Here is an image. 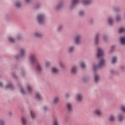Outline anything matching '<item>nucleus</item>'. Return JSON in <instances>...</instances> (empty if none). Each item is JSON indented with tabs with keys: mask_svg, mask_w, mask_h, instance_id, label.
Masks as SVG:
<instances>
[{
	"mask_svg": "<svg viewBox=\"0 0 125 125\" xmlns=\"http://www.w3.org/2000/svg\"><path fill=\"white\" fill-rule=\"evenodd\" d=\"M97 56L98 58H101L100 60V62H99V64L97 66L94 65L93 66V68L94 71L97 70V69H99V68H101V67H103L104 65H105V60L103 58L104 56V51L101 48H98V53Z\"/></svg>",
	"mask_w": 125,
	"mask_h": 125,
	"instance_id": "nucleus-1",
	"label": "nucleus"
},
{
	"mask_svg": "<svg viewBox=\"0 0 125 125\" xmlns=\"http://www.w3.org/2000/svg\"><path fill=\"white\" fill-rule=\"evenodd\" d=\"M29 61L32 64H34L37 73H41L42 69L41 67V65H40L39 61L37 59V57L35 54H33L30 55Z\"/></svg>",
	"mask_w": 125,
	"mask_h": 125,
	"instance_id": "nucleus-2",
	"label": "nucleus"
},
{
	"mask_svg": "<svg viewBox=\"0 0 125 125\" xmlns=\"http://www.w3.org/2000/svg\"><path fill=\"white\" fill-rule=\"evenodd\" d=\"M37 21L39 24H43L44 23V15L39 14L37 17Z\"/></svg>",
	"mask_w": 125,
	"mask_h": 125,
	"instance_id": "nucleus-3",
	"label": "nucleus"
},
{
	"mask_svg": "<svg viewBox=\"0 0 125 125\" xmlns=\"http://www.w3.org/2000/svg\"><path fill=\"white\" fill-rule=\"evenodd\" d=\"M25 53H26V50L24 48H21L19 57L18 56L16 57L17 59H18V58H21L22 57H23V56H25Z\"/></svg>",
	"mask_w": 125,
	"mask_h": 125,
	"instance_id": "nucleus-4",
	"label": "nucleus"
},
{
	"mask_svg": "<svg viewBox=\"0 0 125 125\" xmlns=\"http://www.w3.org/2000/svg\"><path fill=\"white\" fill-rule=\"evenodd\" d=\"M93 113L95 115H96L99 117H100V116L102 115V112L101 111V110H100V109L99 108H97L95 110H94L93 111Z\"/></svg>",
	"mask_w": 125,
	"mask_h": 125,
	"instance_id": "nucleus-5",
	"label": "nucleus"
},
{
	"mask_svg": "<svg viewBox=\"0 0 125 125\" xmlns=\"http://www.w3.org/2000/svg\"><path fill=\"white\" fill-rule=\"evenodd\" d=\"M81 39H82L81 35H77L75 37V43L76 44H80V43H81Z\"/></svg>",
	"mask_w": 125,
	"mask_h": 125,
	"instance_id": "nucleus-6",
	"label": "nucleus"
},
{
	"mask_svg": "<svg viewBox=\"0 0 125 125\" xmlns=\"http://www.w3.org/2000/svg\"><path fill=\"white\" fill-rule=\"evenodd\" d=\"M35 98L39 101L42 100V97L39 93H36L35 95Z\"/></svg>",
	"mask_w": 125,
	"mask_h": 125,
	"instance_id": "nucleus-7",
	"label": "nucleus"
},
{
	"mask_svg": "<svg viewBox=\"0 0 125 125\" xmlns=\"http://www.w3.org/2000/svg\"><path fill=\"white\" fill-rule=\"evenodd\" d=\"M79 3V0H72L71 7H74Z\"/></svg>",
	"mask_w": 125,
	"mask_h": 125,
	"instance_id": "nucleus-8",
	"label": "nucleus"
},
{
	"mask_svg": "<svg viewBox=\"0 0 125 125\" xmlns=\"http://www.w3.org/2000/svg\"><path fill=\"white\" fill-rule=\"evenodd\" d=\"M71 74H77V66H73L71 68L70 70Z\"/></svg>",
	"mask_w": 125,
	"mask_h": 125,
	"instance_id": "nucleus-9",
	"label": "nucleus"
},
{
	"mask_svg": "<svg viewBox=\"0 0 125 125\" xmlns=\"http://www.w3.org/2000/svg\"><path fill=\"white\" fill-rule=\"evenodd\" d=\"M82 100H83V95L81 94H78L77 97V101L78 102H81Z\"/></svg>",
	"mask_w": 125,
	"mask_h": 125,
	"instance_id": "nucleus-10",
	"label": "nucleus"
},
{
	"mask_svg": "<svg viewBox=\"0 0 125 125\" xmlns=\"http://www.w3.org/2000/svg\"><path fill=\"white\" fill-rule=\"evenodd\" d=\"M51 71L53 74H58V73L59 72V70L57 69V68L55 67H53L52 68Z\"/></svg>",
	"mask_w": 125,
	"mask_h": 125,
	"instance_id": "nucleus-11",
	"label": "nucleus"
},
{
	"mask_svg": "<svg viewBox=\"0 0 125 125\" xmlns=\"http://www.w3.org/2000/svg\"><path fill=\"white\" fill-rule=\"evenodd\" d=\"M66 108L68 110V111H69V112H71L72 110V104H71L68 103L66 104Z\"/></svg>",
	"mask_w": 125,
	"mask_h": 125,
	"instance_id": "nucleus-12",
	"label": "nucleus"
},
{
	"mask_svg": "<svg viewBox=\"0 0 125 125\" xmlns=\"http://www.w3.org/2000/svg\"><path fill=\"white\" fill-rule=\"evenodd\" d=\"M120 42L123 45L125 44V37H121L120 38Z\"/></svg>",
	"mask_w": 125,
	"mask_h": 125,
	"instance_id": "nucleus-13",
	"label": "nucleus"
},
{
	"mask_svg": "<svg viewBox=\"0 0 125 125\" xmlns=\"http://www.w3.org/2000/svg\"><path fill=\"white\" fill-rule=\"evenodd\" d=\"M99 75H98L97 73H95L94 75V81L95 82V83H97V82H98V81H99Z\"/></svg>",
	"mask_w": 125,
	"mask_h": 125,
	"instance_id": "nucleus-14",
	"label": "nucleus"
},
{
	"mask_svg": "<svg viewBox=\"0 0 125 125\" xmlns=\"http://www.w3.org/2000/svg\"><path fill=\"white\" fill-rule=\"evenodd\" d=\"M63 6V3H59L56 7H55L56 9L57 10H58L59 9H60V8H61V7H62Z\"/></svg>",
	"mask_w": 125,
	"mask_h": 125,
	"instance_id": "nucleus-15",
	"label": "nucleus"
},
{
	"mask_svg": "<svg viewBox=\"0 0 125 125\" xmlns=\"http://www.w3.org/2000/svg\"><path fill=\"white\" fill-rule=\"evenodd\" d=\"M5 88H10V89H13V85L12 83H9L6 85Z\"/></svg>",
	"mask_w": 125,
	"mask_h": 125,
	"instance_id": "nucleus-16",
	"label": "nucleus"
},
{
	"mask_svg": "<svg viewBox=\"0 0 125 125\" xmlns=\"http://www.w3.org/2000/svg\"><path fill=\"white\" fill-rule=\"evenodd\" d=\"M99 39V34H97L96 35L95 38V42L96 44H97V43H98Z\"/></svg>",
	"mask_w": 125,
	"mask_h": 125,
	"instance_id": "nucleus-17",
	"label": "nucleus"
},
{
	"mask_svg": "<svg viewBox=\"0 0 125 125\" xmlns=\"http://www.w3.org/2000/svg\"><path fill=\"white\" fill-rule=\"evenodd\" d=\"M20 88L21 90V92L22 94H26V91L23 89V88L21 85H19Z\"/></svg>",
	"mask_w": 125,
	"mask_h": 125,
	"instance_id": "nucleus-18",
	"label": "nucleus"
},
{
	"mask_svg": "<svg viewBox=\"0 0 125 125\" xmlns=\"http://www.w3.org/2000/svg\"><path fill=\"white\" fill-rule=\"evenodd\" d=\"M109 120L110 122H114L115 121V116H114V115H110L109 117Z\"/></svg>",
	"mask_w": 125,
	"mask_h": 125,
	"instance_id": "nucleus-19",
	"label": "nucleus"
},
{
	"mask_svg": "<svg viewBox=\"0 0 125 125\" xmlns=\"http://www.w3.org/2000/svg\"><path fill=\"white\" fill-rule=\"evenodd\" d=\"M91 2V0H83V4H89Z\"/></svg>",
	"mask_w": 125,
	"mask_h": 125,
	"instance_id": "nucleus-20",
	"label": "nucleus"
},
{
	"mask_svg": "<svg viewBox=\"0 0 125 125\" xmlns=\"http://www.w3.org/2000/svg\"><path fill=\"white\" fill-rule=\"evenodd\" d=\"M27 90L29 93H31L33 91V88H32V86L28 85L27 86Z\"/></svg>",
	"mask_w": 125,
	"mask_h": 125,
	"instance_id": "nucleus-21",
	"label": "nucleus"
},
{
	"mask_svg": "<svg viewBox=\"0 0 125 125\" xmlns=\"http://www.w3.org/2000/svg\"><path fill=\"white\" fill-rule=\"evenodd\" d=\"M22 122L24 125H25L27 124V119H26V117H23L22 118Z\"/></svg>",
	"mask_w": 125,
	"mask_h": 125,
	"instance_id": "nucleus-22",
	"label": "nucleus"
},
{
	"mask_svg": "<svg viewBox=\"0 0 125 125\" xmlns=\"http://www.w3.org/2000/svg\"><path fill=\"white\" fill-rule=\"evenodd\" d=\"M58 102H59V98L57 97L55 98V99L54 100V104H57V103H58Z\"/></svg>",
	"mask_w": 125,
	"mask_h": 125,
	"instance_id": "nucleus-23",
	"label": "nucleus"
},
{
	"mask_svg": "<svg viewBox=\"0 0 125 125\" xmlns=\"http://www.w3.org/2000/svg\"><path fill=\"white\" fill-rule=\"evenodd\" d=\"M75 50V47L74 46H70L69 48L68 51L69 52H73Z\"/></svg>",
	"mask_w": 125,
	"mask_h": 125,
	"instance_id": "nucleus-24",
	"label": "nucleus"
},
{
	"mask_svg": "<svg viewBox=\"0 0 125 125\" xmlns=\"http://www.w3.org/2000/svg\"><path fill=\"white\" fill-rule=\"evenodd\" d=\"M116 62H117V57H114L112 58V60L111 61V63H112V64H115V63H116Z\"/></svg>",
	"mask_w": 125,
	"mask_h": 125,
	"instance_id": "nucleus-25",
	"label": "nucleus"
},
{
	"mask_svg": "<svg viewBox=\"0 0 125 125\" xmlns=\"http://www.w3.org/2000/svg\"><path fill=\"white\" fill-rule=\"evenodd\" d=\"M34 36L35 37H37L38 38H40V37H42V34L39 32H36L34 33Z\"/></svg>",
	"mask_w": 125,
	"mask_h": 125,
	"instance_id": "nucleus-26",
	"label": "nucleus"
},
{
	"mask_svg": "<svg viewBox=\"0 0 125 125\" xmlns=\"http://www.w3.org/2000/svg\"><path fill=\"white\" fill-rule=\"evenodd\" d=\"M30 114H31V116L32 118H33V119H34V118H35V117H36V113H35L34 111H30Z\"/></svg>",
	"mask_w": 125,
	"mask_h": 125,
	"instance_id": "nucleus-27",
	"label": "nucleus"
},
{
	"mask_svg": "<svg viewBox=\"0 0 125 125\" xmlns=\"http://www.w3.org/2000/svg\"><path fill=\"white\" fill-rule=\"evenodd\" d=\"M118 119H119V121H120V122H122V121H123V120H124V116H123V115L120 114L119 116Z\"/></svg>",
	"mask_w": 125,
	"mask_h": 125,
	"instance_id": "nucleus-28",
	"label": "nucleus"
},
{
	"mask_svg": "<svg viewBox=\"0 0 125 125\" xmlns=\"http://www.w3.org/2000/svg\"><path fill=\"white\" fill-rule=\"evenodd\" d=\"M79 16H83L85 14L84 11H80L79 13Z\"/></svg>",
	"mask_w": 125,
	"mask_h": 125,
	"instance_id": "nucleus-29",
	"label": "nucleus"
},
{
	"mask_svg": "<svg viewBox=\"0 0 125 125\" xmlns=\"http://www.w3.org/2000/svg\"><path fill=\"white\" fill-rule=\"evenodd\" d=\"M119 33H124L125 32V28L124 27H121L119 30Z\"/></svg>",
	"mask_w": 125,
	"mask_h": 125,
	"instance_id": "nucleus-30",
	"label": "nucleus"
},
{
	"mask_svg": "<svg viewBox=\"0 0 125 125\" xmlns=\"http://www.w3.org/2000/svg\"><path fill=\"white\" fill-rule=\"evenodd\" d=\"M9 41L11 42H15V39H13V38H12V37H9Z\"/></svg>",
	"mask_w": 125,
	"mask_h": 125,
	"instance_id": "nucleus-31",
	"label": "nucleus"
},
{
	"mask_svg": "<svg viewBox=\"0 0 125 125\" xmlns=\"http://www.w3.org/2000/svg\"><path fill=\"white\" fill-rule=\"evenodd\" d=\"M21 3H20V2H16V6H17V7H21Z\"/></svg>",
	"mask_w": 125,
	"mask_h": 125,
	"instance_id": "nucleus-32",
	"label": "nucleus"
},
{
	"mask_svg": "<svg viewBox=\"0 0 125 125\" xmlns=\"http://www.w3.org/2000/svg\"><path fill=\"white\" fill-rule=\"evenodd\" d=\"M108 21L110 25H112V24H113V20H112L110 18H108Z\"/></svg>",
	"mask_w": 125,
	"mask_h": 125,
	"instance_id": "nucleus-33",
	"label": "nucleus"
},
{
	"mask_svg": "<svg viewBox=\"0 0 125 125\" xmlns=\"http://www.w3.org/2000/svg\"><path fill=\"white\" fill-rule=\"evenodd\" d=\"M81 67L83 69L85 68V64L83 62H82L81 63Z\"/></svg>",
	"mask_w": 125,
	"mask_h": 125,
	"instance_id": "nucleus-34",
	"label": "nucleus"
},
{
	"mask_svg": "<svg viewBox=\"0 0 125 125\" xmlns=\"http://www.w3.org/2000/svg\"><path fill=\"white\" fill-rule=\"evenodd\" d=\"M121 109L123 112L125 113V105H122L121 107Z\"/></svg>",
	"mask_w": 125,
	"mask_h": 125,
	"instance_id": "nucleus-35",
	"label": "nucleus"
},
{
	"mask_svg": "<svg viewBox=\"0 0 125 125\" xmlns=\"http://www.w3.org/2000/svg\"><path fill=\"white\" fill-rule=\"evenodd\" d=\"M62 29H63V25H59V27H58V31H61Z\"/></svg>",
	"mask_w": 125,
	"mask_h": 125,
	"instance_id": "nucleus-36",
	"label": "nucleus"
},
{
	"mask_svg": "<svg viewBox=\"0 0 125 125\" xmlns=\"http://www.w3.org/2000/svg\"><path fill=\"white\" fill-rule=\"evenodd\" d=\"M53 125H58V122H57V119H55L54 121V123H53Z\"/></svg>",
	"mask_w": 125,
	"mask_h": 125,
	"instance_id": "nucleus-37",
	"label": "nucleus"
},
{
	"mask_svg": "<svg viewBox=\"0 0 125 125\" xmlns=\"http://www.w3.org/2000/svg\"><path fill=\"white\" fill-rule=\"evenodd\" d=\"M121 20V17L120 16H117L116 17V21H120Z\"/></svg>",
	"mask_w": 125,
	"mask_h": 125,
	"instance_id": "nucleus-38",
	"label": "nucleus"
},
{
	"mask_svg": "<svg viewBox=\"0 0 125 125\" xmlns=\"http://www.w3.org/2000/svg\"><path fill=\"white\" fill-rule=\"evenodd\" d=\"M60 66L62 67V68L64 67V64H63V62H60Z\"/></svg>",
	"mask_w": 125,
	"mask_h": 125,
	"instance_id": "nucleus-39",
	"label": "nucleus"
},
{
	"mask_svg": "<svg viewBox=\"0 0 125 125\" xmlns=\"http://www.w3.org/2000/svg\"><path fill=\"white\" fill-rule=\"evenodd\" d=\"M49 65H50V62H46V63H45L46 67L49 66Z\"/></svg>",
	"mask_w": 125,
	"mask_h": 125,
	"instance_id": "nucleus-40",
	"label": "nucleus"
},
{
	"mask_svg": "<svg viewBox=\"0 0 125 125\" xmlns=\"http://www.w3.org/2000/svg\"><path fill=\"white\" fill-rule=\"evenodd\" d=\"M43 110L44 111H47V110H48V107L46 106H44L43 107Z\"/></svg>",
	"mask_w": 125,
	"mask_h": 125,
	"instance_id": "nucleus-41",
	"label": "nucleus"
},
{
	"mask_svg": "<svg viewBox=\"0 0 125 125\" xmlns=\"http://www.w3.org/2000/svg\"><path fill=\"white\" fill-rule=\"evenodd\" d=\"M4 123L3 122V121L2 120H0V125H4Z\"/></svg>",
	"mask_w": 125,
	"mask_h": 125,
	"instance_id": "nucleus-42",
	"label": "nucleus"
},
{
	"mask_svg": "<svg viewBox=\"0 0 125 125\" xmlns=\"http://www.w3.org/2000/svg\"><path fill=\"white\" fill-rule=\"evenodd\" d=\"M103 40H104V42H106V41H107V37L104 36L103 37Z\"/></svg>",
	"mask_w": 125,
	"mask_h": 125,
	"instance_id": "nucleus-43",
	"label": "nucleus"
},
{
	"mask_svg": "<svg viewBox=\"0 0 125 125\" xmlns=\"http://www.w3.org/2000/svg\"><path fill=\"white\" fill-rule=\"evenodd\" d=\"M40 6H41V4H38L36 5L35 7H36V8H39V7H40Z\"/></svg>",
	"mask_w": 125,
	"mask_h": 125,
	"instance_id": "nucleus-44",
	"label": "nucleus"
},
{
	"mask_svg": "<svg viewBox=\"0 0 125 125\" xmlns=\"http://www.w3.org/2000/svg\"><path fill=\"white\" fill-rule=\"evenodd\" d=\"M3 85L1 82H0V87H3Z\"/></svg>",
	"mask_w": 125,
	"mask_h": 125,
	"instance_id": "nucleus-45",
	"label": "nucleus"
},
{
	"mask_svg": "<svg viewBox=\"0 0 125 125\" xmlns=\"http://www.w3.org/2000/svg\"><path fill=\"white\" fill-rule=\"evenodd\" d=\"M17 39L19 40H21V36H18Z\"/></svg>",
	"mask_w": 125,
	"mask_h": 125,
	"instance_id": "nucleus-46",
	"label": "nucleus"
},
{
	"mask_svg": "<svg viewBox=\"0 0 125 125\" xmlns=\"http://www.w3.org/2000/svg\"><path fill=\"white\" fill-rule=\"evenodd\" d=\"M26 2H30L31 0H25Z\"/></svg>",
	"mask_w": 125,
	"mask_h": 125,
	"instance_id": "nucleus-47",
	"label": "nucleus"
},
{
	"mask_svg": "<svg viewBox=\"0 0 125 125\" xmlns=\"http://www.w3.org/2000/svg\"><path fill=\"white\" fill-rule=\"evenodd\" d=\"M113 48H114V46H111V49H113Z\"/></svg>",
	"mask_w": 125,
	"mask_h": 125,
	"instance_id": "nucleus-48",
	"label": "nucleus"
},
{
	"mask_svg": "<svg viewBox=\"0 0 125 125\" xmlns=\"http://www.w3.org/2000/svg\"><path fill=\"white\" fill-rule=\"evenodd\" d=\"M114 72V71H111V74H113V73Z\"/></svg>",
	"mask_w": 125,
	"mask_h": 125,
	"instance_id": "nucleus-49",
	"label": "nucleus"
},
{
	"mask_svg": "<svg viewBox=\"0 0 125 125\" xmlns=\"http://www.w3.org/2000/svg\"><path fill=\"white\" fill-rule=\"evenodd\" d=\"M12 113L10 112V115H12Z\"/></svg>",
	"mask_w": 125,
	"mask_h": 125,
	"instance_id": "nucleus-50",
	"label": "nucleus"
},
{
	"mask_svg": "<svg viewBox=\"0 0 125 125\" xmlns=\"http://www.w3.org/2000/svg\"><path fill=\"white\" fill-rule=\"evenodd\" d=\"M13 76L15 78V75H13Z\"/></svg>",
	"mask_w": 125,
	"mask_h": 125,
	"instance_id": "nucleus-51",
	"label": "nucleus"
}]
</instances>
